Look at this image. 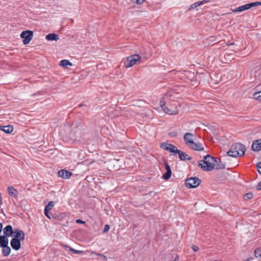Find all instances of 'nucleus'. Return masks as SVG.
Returning <instances> with one entry per match:
<instances>
[{
	"label": "nucleus",
	"mask_w": 261,
	"mask_h": 261,
	"mask_svg": "<svg viewBox=\"0 0 261 261\" xmlns=\"http://www.w3.org/2000/svg\"><path fill=\"white\" fill-rule=\"evenodd\" d=\"M59 65L63 67H66L67 66H72V64L67 60H62L60 61Z\"/></svg>",
	"instance_id": "obj_21"
},
{
	"label": "nucleus",
	"mask_w": 261,
	"mask_h": 261,
	"mask_svg": "<svg viewBox=\"0 0 261 261\" xmlns=\"http://www.w3.org/2000/svg\"><path fill=\"white\" fill-rule=\"evenodd\" d=\"M214 161L215 158L210 155L204 156L203 160L198 162V166L201 168L203 171H209L214 169Z\"/></svg>",
	"instance_id": "obj_3"
},
{
	"label": "nucleus",
	"mask_w": 261,
	"mask_h": 261,
	"mask_svg": "<svg viewBox=\"0 0 261 261\" xmlns=\"http://www.w3.org/2000/svg\"><path fill=\"white\" fill-rule=\"evenodd\" d=\"M180 150L178 149L177 147L175 146L174 149H172L171 151V153H173L174 154H175L176 153H179Z\"/></svg>",
	"instance_id": "obj_33"
},
{
	"label": "nucleus",
	"mask_w": 261,
	"mask_h": 261,
	"mask_svg": "<svg viewBox=\"0 0 261 261\" xmlns=\"http://www.w3.org/2000/svg\"><path fill=\"white\" fill-rule=\"evenodd\" d=\"M208 2H210L209 0H203V1H201V2H200L201 3V5H202V4H205V3H206Z\"/></svg>",
	"instance_id": "obj_41"
},
{
	"label": "nucleus",
	"mask_w": 261,
	"mask_h": 261,
	"mask_svg": "<svg viewBox=\"0 0 261 261\" xmlns=\"http://www.w3.org/2000/svg\"><path fill=\"white\" fill-rule=\"evenodd\" d=\"M91 253V254H95L96 255L97 253L94 251H92Z\"/></svg>",
	"instance_id": "obj_47"
},
{
	"label": "nucleus",
	"mask_w": 261,
	"mask_h": 261,
	"mask_svg": "<svg viewBox=\"0 0 261 261\" xmlns=\"http://www.w3.org/2000/svg\"><path fill=\"white\" fill-rule=\"evenodd\" d=\"M168 135L171 138H175L177 136L178 133L176 131H172L168 133Z\"/></svg>",
	"instance_id": "obj_29"
},
{
	"label": "nucleus",
	"mask_w": 261,
	"mask_h": 261,
	"mask_svg": "<svg viewBox=\"0 0 261 261\" xmlns=\"http://www.w3.org/2000/svg\"><path fill=\"white\" fill-rule=\"evenodd\" d=\"M251 149L254 151H259L261 150V139L254 140L251 145Z\"/></svg>",
	"instance_id": "obj_12"
},
{
	"label": "nucleus",
	"mask_w": 261,
	"mask_h": 261,
	"mask_svg": "<svg viewBox=\"0 0 261 261\" xmlns=\"http://www.w3.org/2000/svg\"><path fill=\"white\" fill-rule=\"evenodd\" d=\"M249 9H250L249 4H246L245 5H244L241 6L240 7H238L237 8H236L232 11H233V12H242L243 11Z\"/></svg>",
	"instance_id": "obj_17"
},
{
	"label": "nucleus",
	"mask_w": 261,
	"mask_h": 261,
	"mask_svg": "<svg viewBox=\"0 0 261 261\" xmlns=\"http://www.w3.org/2000/svg\"><path fill=\"white\" fill-rule=\"evenodd\" d=\"M64 247L65 248H69V251L72 252L74 254H85V252L84 251L75 250V249L72 248V247L68 246L67 245H64Z\"/></svg>",
	"instance_id": "obj_19"
},
{
	"label": "nucleus",
	"mask_w": 261,
	"mask_h": 261,
	"mask_svg": "<svg viewBox=\"0 0 261 261\" xmlns=\"http://www.w3.org/2000/svg\"><path fill=\"white\" fill-rule=\"evenodd\" d=\"M179 260V257H178V256H177L173 260V261H178Z\"/></svg>",
	"instance_id": "obj_45"
},
{
	"label": "nucleus",
	"mask_w": 261,
	"mask_h": 261,
	"mask_svg": "<svg viewBox=\"0 0 261 261\" xmlns=\"http://www.w3.org/2000/svg\"><path fill=\"white\" fill-rule=\"evenodd\" d=\"M168 145H169V144L167 143H162L160 146L163 149L167 150L168 148Z\"/></svg>",
	"instance_id": "obj_31"
},
{
	"label": "nucleus",
	"mask_w": 261,
	"mask_h": 261,
	"mask_svg": "<svg viewBox=\"0 0 261 261\" xmlns=\"http://www.w3.org/2000/svg\"><path fill=\"white\" fill-rule=\"evenodd\" d=\"M253 98L255 99L261 101V91L255 93L253 94Z\"/></svg>",
	"instance_id": "obj_25"
},
{
	"label": "nucleus",
	"mask_w": 261,
	"mask_h": 261,
	"mask_svg": "<svg viewBox=\"0 0 261 261\" xmlns=\"http://www.w3.org/2000/svg\"><path fill=\"white\" fill-rule=\"evenodd\" d=\"M11 245L12 248L16 250V234H14L11 241Z\"/></svg>",
	"instance_id": "obj_22"
},
{
	"label": "nucleus",
	"mask_w": 261,
	"mask_h": 261,
	"mask_svg": "<svg viewBox=\"0 0 261 261\" xmlns=\"http://www.w3.org/2000/svg\"><path fill=\"white\" fill-rule=\"evenodd\" d=\"M21 247V244L20 241H19V239H17V250H19L20 248Z\"/></svg>",
	"instance_id": "obj_39"
},
{
	"label": "nucleus",
	"mask_w": 261,
	"mask_h": 261,
	"mask_svg": "<svg viewBox=\"0 0 261 261\" xmlns=\"http://www.w3.org/2000/svg\"><path fill=\"white\" fill-rule=\"evenodd\" d=\"M172 94L170 92L165 94L160 100V105L163 110L170 115H175L178 113V109L176 105L169 104V101Z\"/></svg>",
	"instance_id": "obj_1"
},
{
	"label": "nucleus",
	"mask_w": 261,
	"mask_h": 261,
	"mask_svg": "<svg viewBox=\"0 0 261 261\" xmlns=\"http://www.w3.org/2000/svg\"><path fill=\"white\" fill-rule=\"evenodd\" d=\"M55 205V203L53 201H50L48 202L47 205L45 206V208H47L48 210H51Z\"/></svg>",
	"instance_id": "obj_28"
},
{
	"label": "nucleus",
	"mask_w": 261,
	"mask_h": 261,
	"mask_svg": "<svg viewBox=\"0 0 261 261\" xmlns=\"http://www.w3.org/2000/svg\"><path fill=\"white\" fill-rule=\"evenodd\" d=\"M201 3L200 2H197L196 3H195L194 4H193L192 5H191L190 6V10H193V9H194L195 8H196L197 7L201 6Z\"/></svg>",
	"instance_id": "obj_27"
},
{
	"label": "nucleus",
	"mask_w": 261,
	"mask_h": 261,
	"mask_svg": "<svg viewBox=\"0 0 261 261\" xmlns=\"http://www.w3.org/2000/svg\"><path fill=\"white\" fill-rule=\"evenodd\" d=\"M257 189L258 190H261V181L257 185Z\"/></svg>",
	"instance_id": "obj_40"
},
{
	"label": "nucleus",
	"mask_w": 261,
	"mask_h": 261,
	"mask_svg": "<svg viewBox=\"0 0 261 261\" xmlns=\"http://www.w3.org/2000/svg\"><path fill=\"white\" fill-rule=\"evenodd\" d=\"M24 233L22 230H17V239H19V241H21L24 240Z\"/></svg>",
	"instance_id": "obj_23"
},
{
	"label": "nucleus",
	"mask_w": 261,
	"mask_h": 261,
	"mask_svg": "<svg viewBox=\"0 0 261 261\" xmlns=\"http://www.w3.org/2000/svg\"><path fill=\"white\" fill-rule=\"evenodd\" d=\"M188 147L191 149L198 151H202L204 149V147L201 143H196L194 141Z\"/></svg>",
	"instance_id": "obj_10"
},
{
	"label": "nucleus",
	"mask_w": 261,
	"mask_h": 261,
	"mask_svg": "<svg viewBox=\"0 0 261 261\" xmlns=\"http://www.w3.org/2000/svg\"><path fill=\"white\" fill-rule=\"evenodd\" d=\"M145 1V0H137L136 1V3L138 5H141Z\"/></svg>",
	"instance_id": "obj_37"
},
{
	"label": "nucleus",
	"mask_w": 261,
	"mask_h": 261,
	"mask_svg": "<svg viewBox=\"0 0 261 261\" xmlns=\"http://www.w3.org/2000/svg\"><path fill=\"white\" fill-rule=\"evenodd\" d=\"M225 164L221 162L220 159H216L215 158V161H214V169L217 170L222 169L225 168Z\"/></svg>",
	"instance_id": "obj_13"
},
{
	"label": "nucleus",
	"mask_w": 261,
	"mask_h": 261,
	"mask_svg": "<svg viewBox=\"0 0 261 261\" xmlns=\"http://www.w3.org/2000/svg\"><path fill=\"white\" fill-rule=\"evenodd\" d=\"M4 241V239L3 238L2 236H0V243Z\"/></svg>",
	"instance_id": "obj_44"
},
{
	"label": "nucleus",
	"mask_w": 261,
	"mask_h": 261,
	"mask_svg": "<svg viewBox=\"0 0 261 261\" xmlns=\"http://www.w3.org/2000/svg\"><path fill=\"white\" fill-rule=\"evenodd\" d=\"M254 255L256 258L261 259V248H257L255 250Z\"/></svg>",
	"instance_id": "obj_24"
},
{
	"label": "nucleus",
	"mask_w": 261,
	"mask_h": 261,
	"mask_svg": "<svg viewBox=\"0 0 261 261\" xmlns=\"http://www.w3.org/2000/svg\"><path fill=\"white\" fill-rule=\"evenodd\" d=\"M102 257H103V258L107 259V257L105 255L103 254Z\"/></svg>",
	"instance_id": "obj_48"
},
{
	"label": "nucleus",
	"mask_w": 261,
	"mask_h": 261,
	"mask_svg": "<svg viewBox=\"0 0 261 261\" xmlns=\"http://www.w3.org/2000/svg\"><path fill=\"white\" fill-rule=\"evenodd\" d=\"M192 249L193 250V251H197L199 249V248L198 246H196V245H194L192 246Z\"/></svg>",
	"instance_id": "obj_38"
},
{
	"label": "nucleus",
	"mask_w": 261,
	"mask_h": 261,
	"mask_svg": "<svg viewBox=\"0 0 261 261\" xmlns=\"http://www.w3.org/2000/svg\"><path fill=\"white\" fill-rule=\"evenodd\" d=\"M165 167L167 171L165 174H164L163 177L164 179L167 180L170 178L171 176L172 171L168 163H165Z\"/></svg>",
	"instance_id": "obj_14"
},
{
	"label": "nucleus",
	"mask_w": 261,
	"mask_h": 261,
	"mask_svg": "<svg viewBox=\"0 0 261 261\" xmlns=\"http://www.w3.org/2000/svg\"><path fill=\"white\" fill-rule=\"evenodd\" d=\"M76 222L77 223H83V224H84V223H85L84 221H82V220H80V219L76 220Z\"/></svg>",
	"instance_id": "obj_42"
},
{
	"label": "nucleus",
	"mask_w": 261,
	"mask_h": 261,
	"mask_svg": "<svg viewBox=\"0 0 261 261\" xmlns=\"http://www.w3.org/2000/svg\"><path fill=\"white\" fill-rule=\"evenodd\" d=\"M16 190L14 189L13 187L10 186L8 188V192L10 195H11L12 197H16Z\"/></svg>",
	"instance_id": "obj_20"
},
{
	"label": "nucleus",
	"mask_w": 261,
	"mask_h": 261,
	"mask_svg": "<svg viewBox=\"0 0 261 261\" xmlns=\"http://www.w3.org/2000/svg\"><path fill=\"white\" fill-rule=\"evenodd\" d=\"M233 44H234V42H227L226 43V45H228V46L232 45H233Z\"/></svg>",
	"instance_id": "obj_43"
},
{
	"label": "nucleus",
	"mask_w": 261,
	"mask_h": 261,
	"mask_svg": "<svg viewBox=\"0 0 261 261\" xmlns=\"http://www.w3.org/2000/svg\"><path fill=\"white\" fill-rule=\"evenodd\" d=\"M45 39L48 41H57L59 39V37L58 35L55 33H50L46 36Z\"/></svg>",
	"instance_id": "obj_15"
},
{
	"label": "nucleus",
	"mask_w": 261,
	"mask_h": 261,
	"mask_svg": "<svg viewBox=\"0 0 261 261\" xmlns=\"http://www.w3.org/2000/svg\"><path fill=\"white\" fill-rule=\"evenodd\" d=\"M257 171L261 174V162L258 163L256 166Z\"/></svg>",
	"instance_id": "obj_35"
},
{
	"label": "nucleus",
	"mask_w": 261,
	"mask_h": 261,
	"mask_svg": "<svg viewBox=\"0 0 261 261\" xmlns=\"http://www.w3.org/2000/svg\"><path fill=\"white\" fill-rule=\"evenodd\" d=\"M178 155L179 159L182 161H185L186 160H189L191 159V158L189 156L187 153L180 150L179 152Z\"/></svg>",
	"instance_id": "obj_18"
},
{
	"label": "nucleus",
	"mask_w": 261,
	"mask_h": 261,
	"mask_svg": "<svg viewBox=\"0 0 261 261\" xmlns=\"http://www.w3.org/2000/svg\"><path fill=\"white\" fill-rule=\"evenodd\" d=\"M194 137V134L190 133H186L185 134L184 136V140L186 144L188 146H189L193 142Z\"/></svg>",
	"instance_id": "obj_9"
},
{
	"label": "nucleus",
	"mask_w": 261,
	"mask_h": 261,
	"mask_svg": "<svg viewBox=\"0 0 261 261\" xmlns=\"http://www.w3.org/2000/svg\"><path fill=\"white\" fill-rule=\"evenodd\" d=\"M9 241H4L0 243V247L2 248V253L3 255L7 256L9 255L11 248L8 246Z\"/></svg>",
	"instance_id": "obj_8"
},
{
	"label": "nucleus",
	"mask_w": 261,
	"mask_h": 261,
	"mask_svg": "<svg viewBox=\"0 0 261 261\" xmlns=\"http://www.w3.org/2000/svg\"><path fill=\"white\" fill-rule=\"evenodd\" d=\"M253 197V194L252 193H248L244 195V199L245 200L251 199Z\"/></svg>",
	"instance_id": "obj_30"
},
{
	"label": "nucleus",
	"mask_w": 261,
	"mask_h": 261,
	"mask_svg": "<svg viewBox=\"0 0 261 261\" xmlns=\"http://www.w3.org/2000/svg\"><path fill=\"white\" fill-rule=\"evenodd\" d=\"M59 176L64 179L69 178L72 175V173L70 171L64 169H61L58 172Z\"/></svg>",
	"instance_id": "obj_11"
},
{
	"label": "nucleus",
	"mask_w": 261,
	"mask_h": 261,
	"mask_svg": "<svg viewBox=\"0 0 261 261\" xmlns=\"http://www.w3.org/2000/svg\"><path fill=\"white\" fill-rule=\"evenodd\" d=\"M141 57L138 54H134L127 57L126 61L124 62V66L126 68H129L137 63V62L140 61Z\"/></svg>",
	"instance_id": "obj_4"
},
{
	"label": "nucleus",
	"mask_w": 261,
	"mask_h": 261,
	"mask_svg": "<svg viewBox=\"0 0 261 261\" xmlns=\"http://www.w3.org/2000/svg\"><path fill=\"white\" fill-rule=\"evenodd\" d=\"M33 36V32L30 30L23 31L20 35L21 38L23 39V43L25 45L30 43L32 39Z\"/></svg>",
	"instance_id": "obj_7"
},
{
	"label": "nucleus",
	"mask_w": 261,
	"mask_h": 261,
	"mask_svg": "<svg viewBox=\"0 0 261 261\" xmlns=\"http://www.w3.org/2000/svg\"><path fill=\"white\" fill-rule=\"evenodd\" d=\"M175 147V145H174L172 144H169V145H168V148L167 150L171 152V151L172 150V149H174Z\"/></svg>",
	"instance_id": "obj_34"
},
{
	"label": "nucleus",
	"mask_w": 261,
	"mask_h": 261,
	"mask_svg": "<svg viewBox=\"0 0 261 261\" xmlns=\"http://www.w3.org/2000/svg\"><path fill=\"white\" fill-rule=\"evenodd\" d=\"M0 129L7 134H9L13 131V127L11 125L0 126Z\"/></svg>",
	"instance_id": "obj_16"
},
{
	"label": "nucleus",
	"mask_w": 261,
	"mask_h": 261,
	"mask_svg": "<svg viewBox=\"0 0 261 261\" xmlns=\"http://www.w3.org/2000/svg\"><path fill=\"white\" fill-rule=\"evenodd\" d=\"M102 255L103 254H100V253H96V255L98 256H102Z\"/></svg>",
	"instance_id": "obj_46"
},
{
	"label": "nucleus",
	"mask_w": 261,
	"mask_h": 261,
	"mask_svg": "<svg viewBox=\"0 0 261 261\" xmlns=\"http://www.w3.org/2000/svg\"><path fill=\"white\" fill-rule=\"evenodd\" d=\"M201 180L198 177H190L186 179V186L188 188H194L198 187L200 184Z\"/></svg>",
	"instance_id": "obj_6"
},
{
	"label": "nucleus",
	"mask_w": 261,
	"mask_h": 261,
	"mask_svg": "<svg viewBox=\"0 0 261 261\" xmlns=\"http://www.w3.org/2000/svg\"><path fill=\"white\" fill-rule=\"evenodd\" d=\"M49 210L47 209V208H45L44 210V215L46 217H47L48 218L50 219V216L49 215Z\"/></svg>",
	"instance_id": "obj_32"
},
{
	"label": "nucleus",
	"mask_w": 261,
	"mask_h": 261,
	"mask_svg": "<svg viewBox=\"0 0 261 261\" xmlns=\"http://www.w3.org/2000/svg\"><path fill=\"white\" fill-rule=\"evenodd\" d=\"M4 235L2 236L4 241H8V237H12L16 234V229H13L11 225H7L4 229Z\"/></svg>",
	"instance_id": "obj_5"
},
{
	"label": "nucleus",
	"mask_w": 261,
	"mask_h": 261,
	"mask_svg": "<svg viewBox=\"0 0 261 261\" xmlns=\"http://www.w3.org/2000/svg\"><path fill=\"white\" fill-rule=\"evenodd\" d=\"M249 5L250 7V8L254 7H257L261 6V2H255L251 3H249Z\"/></svg>",
	"instance_id": "obj_26"
},
{
	"label": "nucleus",
	"mask_w": 261,
	"mask_h": 261,
	"mask_svg": "<svg viewBox=\"0 0 261 261\" xmlns=\"http://www.w3.org/2000/svg\"><path fill=\"white\" fill-rule=\"evenodd\" d=\"M110 229V227L108 225H106L105 226V227H104V229H103V232L105 233V232H107L109 231Z\"/></svg>",
	"instance_id": "obj_36"
},
{
	"label": "nucleus",
	"mask_w": 261,
	"mask_h": 261,
	"mask_svg": "<svg viewBox=\"0 0 261 261\" xmlns=\"http://www.w3.org/2000/svg\"><path fill=\"white\" fill-rule=\"evenodd\" d=\"M246 151V147L242 144L236 143L231 145L230 148L227 152L228 156L237 158L244 155Z\"/></svg>",
	"instance_id": "obj_2"
}]
</instances>
